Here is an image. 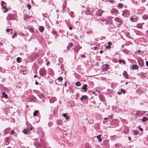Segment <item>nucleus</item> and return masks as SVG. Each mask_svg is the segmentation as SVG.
I'll use <instances>...</instances> for the list:
<instances>
[{
	"label": "nucleus",
	"instance_id": "obj_1",
	"mask_svg": "<svg viewBox=\"0 0 148 148\" xmlns=\"http://www.w3.org/2000/svg\"><path fill=\"white\" fill-rule=\"evenodd\" d=\"M40 75L41 76L44 75L46 73V72L45 69H40L39 71Z\"/></svg>",
	"mask_w": 148,
	"mask_h": 148
},
{
	"label": "nucleus",
	"instance_id": "obj_2",
	"mask_svg": "<svg viewBox=\"0 0 148 148\" xmlns=\"http://www.w3.org/2000/svg\"><path fill=\"white\" fill-rule=\"evenodd\" d=\"M130 19L131 20L132 22H135L137 20V17L136 16L133 15L130 18Z\"/></svg>",
	"mask_w": 148,
	"mask_h": 148
},
{
	"label": "nucleus",
	"instance_id": "obj_3",
	"mask_svg": "<svg viewBox=\"0 0 148 148\" xmlns=\"http://www.w3.org/2000/svg\"><path fill=\"white\" fill-rule=\"evenodd\" d=\"M103 11L101 10H98L97 11L96 14L99 16H100L102 14Z\"/></svg>",
	"mask_w": 148,
	"mask_h": 148
},
{
	"label": "nucleus",
	"instance_id": "obj_4",
	"mask_svg": "<svg viewBox=\"0 0 148 148\" xmlns=\"http://www.w3.org/2000/svg\"><path fill=\"white\" fill-rule=\"evenodd\" d=\"M138 63L141 66H142L144 64V62L143 60L139 58L138 59Z\"/></svg>",
	"mask_w": 148,
	"mask_h": 148
},
{
	"label": "nucleus",
	"instance_id": "obj_5",
	"mask_svg": "<svg viewBox=\"0 0 148 148\" xmlns=\"http://www.w3.org/2000/svg\"><path fill=\"white\" fill-rule=\"evenodd\" d=\"M128 10L126 9L124 10L123 12L122 15L124 16H125L127 14Z\"/></svg>",
	"mask_w": 148,
	"mask_h": 148
},
{
	"label": "nucleus",
	"instance_id": "obj_6",
	"mask_svg": "<svg viewBox=\"0 0 148 148\" xmlns=\"http://www.w3.org/2000/svg\"><path fill=\"white\" fill-rule=\"evenodd\" d=\"M56 100V98L54 97H51L49 99V101L50 103H53Z\"/></svg>",
	"mask_w": 148,
	"mask_h": 148
},
{
	"label": "nucleus",
	"instance_id": "obj_7",
	"mask_svg": "<svg viewBox=\"0 0 148 148\" xmlns=\"http://www.w3.org/2000/svg\"><path fill=\"white\" fill-rule=\"evenodd\" d=\"M2 98L5 97V99H7L8 98L7 95L6 94L5 92H3L2 93Z\"/></svg>",
	"mask_w": 148,
	"mask_h": 148
},
{
	"label": "nucleus",
	"instance_id": "obj_8",
	"mask_svg": "<svg viewBox=\"0 0 148 148\" xmlns=\"http://www.w3.org/2000/svg\"><path fill=\"white\" fill-rule=\"evenodd\" d=\"M115 20L117 22L119 23V25H120L121 24V20L119 18L117 17H116L115 18Z\"/></svg>",
	"mask_w": 148,
	"mask_h": 148
},
{
	"label": "nucleus",
	"instance_id": "obj_9",
	"mask_svg": "<svg viewBox=\"0 0 148 148\" xmlns=\"http://www.w3.org/2000/svg\"><path fill=\"white\" fill-rule=\"evenodd\" d=\"M138 68V66L136 65V64H134L132 65V69H137Z\"/></svg>",
	"mask_w": 148,
	"mask_h": 148
},
{
	"label": "nucleus",
	"instance_id": "obj_10",
	"mask_svg": "<svg viewBox=\"0 0 148 148\" xmlns=\"http://www.w3.org/2000/svg\"><path fill=\"white\" fill-rule=\"evenodd\" d=\"M108 68V66L107 64L104 65H103V70H107Z\"/></svg>",
	"mask_w": 148,
	"mask_h": 148
},
{
	"label": "nucleus",
	"instance_id": "obj_11",
	"mask_svg": "<svg viewBox=\"0 0 148 148\" xmlns=\"http://www.w3.org/2000/svg\"><path fill=\"white\" fill-rule=\"evenodd\" d=\"M79 49V47L77 46H75L74 49V50L76 52H77Z\"/></svg>",
	"mask_w": 148,
	"mask_h": 148
},
{
	"label": "nucleus",
	"instance_id": "obj_12",
	"mask_svg": "<svg viewBox=\"0 0 148 148\" xmlns=\"http://www.w3.org/2000/svg\"><path fill=\"white\" fill-rule=\"evenodd\" d=\"M123 75L126 78H128V75L127 72L126 71H124L123 73Z\"/></svg>",
	"mask_w": 148,
	"mask_h": 148
},
{
	"label": "nucleus",
	"instance_id": "obj_13",
	"mask_svg": "<svg viewBox=\"0 0 148 148\" xmlns=\"http://www.w3.org/2000/svg\"><path fill=\"white\" fill-rule=\"evenodd\" d=\"M97 138L99 139V142H101L102 141V139L101 138V136L100 135H99L96 136Z\"/></svg>",
	"mask_w": 148,
	"mask_h": 148
},
{
	"label": "nucleus",
	"instance_id": "obj_14",
	"mask_svg": "<svg viewBox=\"0 0 148 148\" xmlns=\"http://www.w3.org/2000/svg\"><path fill=\"white\" fill-rule=\"evenodd\" d=\"M63 116L66 117V120H68L69 119V116L67 115V114L66 113H64L63 114Z\"/></svg>",
	"mask_w": 148,
	"mask_h": 148
},
{
	"label": "nucleus",
	"instance_id": "obj_15",
	"mask_svg": "<svg viewBox=\"0 0 148 148\" xmlns=\"http://www.w3.org/2000/svg\"><path fill=\"white\" fill-rule=\"evenodd\" d=\"M111 18L110 17H108L107 18V19L106 20V24H108L109 23V22L110 21Z\"/></svg>",
	"mask_w": 148,
	"mask_h": 148
},
{
	"label": "nucleus",
	"instance_id": "obj_16",
	"mask_svg": "<svg viewBox=\"0 0 148 148\" xmlns=\"http://www.w3.org/2000/svg\"><path fill=\"white\" fill-rule=\"evenodd\" d=\"M35 145L36 147L37 148H40V146L39 143H36L35 144Z\"/></svg>",
	"mask_w": 148,
	"mask_h": 148
},
{
	"label": "nucleus",
	"instance_id": "obj_17",
	"mask_svg": "<svg viewBox=\"0 0 148 148\" xmlns=\"http://www.w3.org/2000/svg\"><path fill=\"white\" fill-rule=\"evenodd\" d=\"M87 98V96L85 95L83 96L80 98V100H82L83 99H85Z\"/></svg>",
	"mask_w": 148,
	"mask_h": 148
},
{
	"label": "nucleus",
	"instance_id": "obj_18",
	"mask_svg": "<svg viewBox=\"0 0 148 148\" xmlns=\"http://www.w3.org/2000/svg\"><path fill=\"white\" fill-rule=\"evenodd\" d=\"M111 12L112 13L116 14L117 13L118 11L116 9H113L112 10Z\"/></svg>",
	"mask_w": 148,
	"mask_h": 148
},
{
	"label": "nucleus",
	"instance_id": "obj_19",
	"mask_svg": "<svg viewBox=\"0 0 148 148\" xmlns=\"http://www.w3.org/2000/svg\"><path fill=\"white\" fill-rule=\"evenodd\" d=\"M39 29L40 32H42L44 30V28L43 27L41 26H40Z\"/></svg>",
	"mask_w": 148,
	"mask_h": 148
},
{
	"label": "nucleus",
	"instance_id": "obj_20",
	"mask_svg": "<svg viewBox=\"0 0 148 148\" xmlns=\"http://www.w3.org/2000/svg\"><path fill=\"white\" fill-rule=\"evenodd\" d=\"M3 9V12H6L8 11V9H6L5 7H3L2 8Z\"/></svg>",
	"mask_w": 148,
	"mask_h": 148
},
{
	"label": "nucleus",
	"instance_id": "obj_21",
	"mask_svg": "<svg viewBox=\"0 0 148 148\" xmlns=\"http://www.w3.org/2000/svg\"><path fill=\"white\" fill-rule=\"evenodd\" d=\"M87 85L86 84H84L82 88V89L84 90H87Z\"/></svg>",
	"mask_w": 148,
	"mask_h": 148
},
{
	"label": "nucleus",
	"instance_id": "obj_22",
	"mask_svg": "<svg viewBox=\"0 0 148 148\" xmlns=\"http://www.w3.org/2000/svg\"><path fill=\"white\" fill-rule=\"evenodd\" d=\"M75 84L76 86H79L81 85V84L79 82H77L75 83Z\"/></svg>",
	"mask_w": 148,
	"mask_h": 148
},
{
	"label": "nucleus",
	"instance_id": "obj_23",
	"mask_svg": "<svg viewBox=\"0 0 148 148\" xmlns=\"http://www.w3.org/2000/svg\"><path fill=\"white\" fill-rule=\"evenodd\" d=\"M38 110H36L34 112L33 115L34 116H37V114H38Z\"/></svg>",
	"mask_w": 148,
	"mask_h": 148
},
{
	"label": "nucleus",
	"instance_id": "obj_24",
	"mask_svg": "<svg viewBox=\"0 0 148 148\" xmlns=\"http://www.w3.org/2000/svg\"><path fill=\"white\" fill-rule=\"evenodd\" d=\"M142 25L141 23L138 24L137 25V27L138 28H141L142 27Z\"/></svg>",
	"mask_w": 148,
	"mask_h": 148
},
{
	"label": "nucleus",
	"instance_id": "obj_25",
	"mask_svg": "<svg viewBox=\"0 0 148 148\" xmlns=\"http://www.w3.org/2000/svg\"><path fill=\"white\" fill-rule=\"evenodd\" d=\"M148 120V119L145 117H144L142 119V120L143 121H146Z\"/></svg>",
	"mask_w": 148,
	"mask_h": 148
},
{
	"label": "nucleus",
	"instance_id": "obj_26",
	"mask_svg": "<svg viewBox=\"0 0 148 148\" xmlns=\"http://www.w3.org/2000/svg\"><path fill=\"white\" fill-rule=\"evenodd\" d=\"M123 5L121 3H119L118 5V7L120 8H122L123 7Z\"/></svg>",
	"mask_w": 148,
	"mask_h": 148
},
{
	"label": "nucleus",
	"instance_id": "obj_27",
	"mask_svg": "<svg viewBox=\"0 0 148 148\" xmlns=\"http://www.w3.org/2000/svg\"><path fill=\"white\" fill-rule=\"evenodd\" d=\"M119 62L120 63H121V62H122L123 64H125V62L123 60H119Z\"/></svg>",
	"mask_w": 148,
	"mask_h": 148
},
{
	"label": "nucleus",
	"instance_id": "obj_28",
	"mask_svg": "<svg viewBox=\"0 0 148 148\" xmlns=\"http://www.w3.org/2000/svg\"><path fill=\"white\" fill-rule=\"evenodd\" d=\"M138 132H139L137 130H134L133 131L134 134L136 135H137L138 134Z\"/></svg>",
	"mask_w": 148,
	"mask_h": 148
},
{
	"label": "nucleus",
	"instance_id": "obj_29",
	"mask_svg": "<svg viewBox=\"0 0 148 148\" xmlns=\"http://www.w3.org/2000/svg\"><path fill=\"white\" fill-rule=\"evenodd\" d=\"M17 36V34L16 32H14V34L12 36V38H14L16 36Z\"/></svg>",
	"mask_w": 148,
	"mask_h": 148
},
{
	"label": "nucleus",
	"instance_id": "obj_30",
	"mask_svg": "<svg viewBox=\"0 0 148 148\" xmlns=\"http://www.w3.org/2000/svg\"><path fill=\"white\" fill-rule=\"evenodd\" d=\"M143 18L144 20H147V15H145L143 16Z\"/></svg>",
	"mask_w": 148,
	"mask_h": 148
},
{
	"label": "nucleus",
	"instance_id": "obj_31",
	"mask_svg": "<svg viewBox=\"0 0 148 148\" xmlns=\"http://www.w3.org/2000/svg\"><path fill=\"white\" fill-rule=\"evenodd\" d=\"M21 58L20 57H18L17 58L16 61L18 62H21L20 60Z\"/></svg>",
	"mask_w": 148,
	"mask_h": 148
},
{
	"label": "nucleus",
	"instance_id": "obj_32",
	"mask_svg": "<svg viewBox=\"0 0 148 148\" xmlns=\"http://www.w3.org/2000/svg\"><path fill=\"white\" fill-rule=\"evenodd\" d=\"M121 92H122V93H123V94H124L125 92V90L123 89H121Z\"/></svg>",
	"mask_w": 148,
	"mask_h": 148
},
{
	"label": "nucleus",
	"instance_id": "obj_33",
	"mask_svg": "<svg viewBox=\"0 0 148 148\" xmlns=\"http://www.w3.org/2000/svg\"><path fill=\"white\" fill-rule=\"evenodd\" d=\"M62 79H63L61 77H58V78L57 79L58 80L60 81H62Z\"/></svg>",
	"mask_w": 148,
	"mask_h": 148
},
{
	"label": "nucleus",
	"instance_id": "obj_34",
	"mask_svg": "<svg viewBox=\"0 0 148 148\" xmlns=\"http://www.w3.org/2000/svg\"><path fill=\"white\" fill-rule=\"evenodd\" d=\"M23 133L25 134H27V130L26 129H25L23 131Z\"/></svg>",
	"mask_w": 148,
	"mask_h": 148
},
{
	"label": "nucleus",
	"instance_id": "obj_35",
	"mask_svg": "<svg viewBox=\"0 0 148 148\" xmlns=\"http://www.w3.org/2000/svg\"><path fill=\"white\" fill-rule=\"evenodd\" d=\"M29 30L31 32H33V29L32 27H30L29 28Z\"/></svg>",
	"mask_w": 148,
	"mask_h": 148
},
{
	"label": "nucleus",
	"instance_id": "obj_36",
	"mask_svg": "<svg viewBox=\"0 0 148 148\" xmlns=\"http://www.w3.org/2000/svg\"><path fill=\"white\" fill-rule=\"evenodd\" d=\"M27 7L29 9L31 7V5H30L27 4Z\"/></svg>",
	"mask_w": 148,
	"mask_h": 148
},
{
	"label": "nucleus",
	"instance_id": "obj_37",
	"mask_svg": "<svg viewBox=\"0 0 148 148\" xmlns=\"http://www.w3.org/2000/svg\"><path fill=\"white\" fill-rule=\"evenodd\" d=\"M111 47V46L108 45V46H106V49H108L110 48Z\"/></svg>",
	"mask_w": 148,
	"mask_h": 148
},
{
	"label": "nucleus",
	"instance_id": "obj_38",
	"mask_svg": "<svg viewBox=\"0 0 148 148\" xmlns=\"http://www.w3.org/2000/svg\"><path fill=\"white\" fill-rule=\"evenodd\" d=\"M108 44L109 45H112V43L111 42H108Z\"/></svg>",
	"mask_w": 148,
	"mask_h": 148
},
{
	"label": "nucleus",
	"instance_id": "obj_39",
	"mask_svg": "<svg viewBox=\"0 0 148 148\" xmlns=\"http://www.w3.org/2000/svg\"><path fill=\"white\" fill-rule=\"evenodd\" d=\"M14 131L13 130H12V132H11L10 133V134L11 135L12 134H14Z\"/></svg>",
	"mask_w": 148,
	"mask_h": 148
},
{
	"label": "nucleus",
	"instance_id": "obj_40",
	"mask_svg": "<svg viewBox=\"0 0 148 148\" xmlns=\"http://www.w3.org/2000/svg\"><path fill=\"white\" fill-rule=\"evenodd\" d=\"M139 130L141 131H143V129L142 128H140V127H139Z\"/></svg>",
	"mask_w": 148,
	"mask_h": 148
},
{
	"label": "nucleus",
	"instance_id": "obj_41",
	"mask_svg": "<svg viewBox=\"0 0 148 148\" xmlns=\"http://www.w3.org/2000/svg\"><path fill=\"white\" fill-rule=\"evenodd\" d=\"M10 31V29H6V31L7 32H9Z\"/></svg>",
	"mask_w": 148,
	"mask_h": 148
},
{
	"label": "nucleus",
	"instance_id": "obj_42",
	"mask_svg": "<svg viewBox=\"0 0 148 148\" xmlns=\"http://www.w3.org/2000/svg\"><path fill=\"white\" fill-rule=\"evenodd\" d=\"M35 84L36 85H38V83L37 82V80H36V82H35Z\"/></svg>",
	"mask_w": 148,
	"mask_h": 148
},
{
	"label": "nucleus",
	"instance_id": "obj_43",
	"mask_svg": "<svg viewBox=\"0 0 148 148\" xmlns=\"http://www.w3.org/2000/svg\"><path fill=\"white\" fill-rule=\"evenodd\" d=\"M122 93V92H118V94L119 95H120Z\"/></svg>",
	"mask_w": 148,
	"mask_h": 148
},
{
	"label": "nucleus",
	"instance_id": "obj_44",
	"mask_svg": "<svg viewBox=\"0 0 148 148\" xmlns=\"http://www.w3.org/2000/svg\"><path fill=\"white\" fill-rule=\"evenodd\" d=\"M146 64L147 66H148V61H146Z\"/></svg>",
	"mask_w": 148,
	"mask_h": 148
},
{
	"label": "nucleus",
	"instance_id": "obj_45",
	"mask_svg": "<svg viewBox=\"0 0 148 148\" xmlns=\"http://www.w3.org/2000/svg\"><path fill=\"white\" fill-rule=\"evenodd\" d=\"M100 53L101 54H102L103 53V51H102L101 50L100 51Z\"/></svg>",
	"mask_w": 148,
	"mask_h": 148
},
{
	"label": "nucleus",
	"instance_id": "obj_46",
	"mask_svg": "<svg viewBox=\"0 0 148 148\" xmlns=\"http://www.w3.org/2000/svg\"><path fill=\"white\" fill-rule=\"evenodd\" d=\"M112 116H113L112 115H110V116L109 117V118H111V119H112Z\"/></svg>",
	"mask_w": 148,
	"mask_h": 148
},
{
	"label": "nucleus",
	"instance_id": "obj_47",
	"mask_svg": "<svg viewBox=\"0 0 148 148\" xmlns=\"http://www.w3.org/2000/svg\"><path fill=\"white\" fill-rule=\"evenodd\" d=\"M131 137H128V139L130 140H131Z\"/></svg>",
	"mask_w": 148,
	"mask_h": 148
},
{
	"label": "nucleus",
	"instance_id": "obj_48",
	"mask_svg": "<svg viewBox=\"0 0 148 148\" xmlns=\"http://www.w3.org/2000/svg\"><path fill=\"white\" fill-rule=\"evenodd\" d=\"M69 29L70 30H71L72 29V27H69Z\"/></svg>",
	"mask_w": 148,
	"mask_h": 148
},
{
	"label": "nucleus",
	"instance_id": "obj_49",
	"mask_svg": "<svg viewBox=\"0 0 148 148\" xmlns=\"http://www.w3.org/2000/svg\"><path fill=\"white\" fill-rule=\"evenodd\" d=\"M37 77V75H35L34 76V78H36V77Z\"/></svg>",
	"mask_w": 148,
	"mask_h": 148
},
{
	"label": "nucleus",
	"instance_id": "obj_50",
	"mask_svg": "<svg viewBox=\"0 0 148 148\" xmlns=\"http://www.w3.org/2000/svg\"><path fill=\"white\" fill-rule=\"evenodd\" d=\"M26 130H27V133L28 132H29V129H27Z\"/></svg>",
	"mask_w": 148,
	"mask_h": 148
},
{
	"label": "nucleus",
	"instance_id": "obj_51",
	"mask_svg": "<svg viewBox=\"0 0 148 148\" xmlns=\"http://www.w3.org/2000/svg\"><path fill=\"white\" fill-rule=\"evenodd\" d=\"M42 1L43 2H45V0H42Z\"/></svg>",
	"mask_w": 148,
	"mask_h": 148
},
{
	"label": "nucleus",
	"instance_id": "obj_52",
	"mask_svg": "<svg viewBox=\"0 0 148 148\" xmlns=\"http://www.w3.org/2000/svg\"><path fill=\"white\" fill-rule=\"evenodd\" d=\"M108 118H104V119L105 120H106V119H108Z\"/></svg>",
	"mask_w": 148,
	"mask_h": 148
},
{
	"label": "nucleus",
	"instance_id": "obj_53",
	"mask_svg": "<svg viewBox=\"0 0 148 148\" xmlns=\"http://www.w3.org/2000/svg\"><path fill=\"white\" fill-rule=\"evenodd\" d=\"M30 129L31 130H32V127H30Z\"/></svg>",
	"mask_w": 148,
	"mask_h": 148
},
{
	"label": "nucleus",
	"instance_id": "obj_54",
	"mask_svg": "<svg viewBox=\"0 0 148 148\" xmlns=\"http://www.w3.org/2000/svg\"><path fill=\"white\" fill-rule=\"evenodd\" d=\"M94 48H95V49H96L97 48V47H94Z\"/></svg>",
	"mask_w": 148,
	"mask_h": 148
},
{
	"label": "nucleus",
	"instance_id": "obj_55",
	"mask_svg": "<svg viewBox=\"0 0 148 148\" xmlns=\"http://www.w3.org/2000/svg\"><path fill=\"white\" fill-rule=\"evenodd\" d=\"M73 44H71V46H72Z\"/></svg>",
	"mask_w": 148,
	"mask_h": 148
},
{
	"label": "nucleus",
	"instance_id": "obj_56",
	"mask_svg": "<svg viewBox=\"0 0 148 148\" xmlns=\"http://www.w3.org/2000/svg\"><path fill=\"white\" fill-rule=\"evenodd\" d=\"M65 86H66V83L65 84Z\"/></svg>",
	"mask_w": 148,
	"mask_h": 148
},
{
	"label": "nucleus",
	"instance_id": "obj_57",
	"mask_svg": "<svg viewBox=\"0 0 148 148\" xmlns=\"http://www.w3.org/2000/svg\"><path fill=\"white\" fill-rule=\"evenodd\" d=\"M48 64H49V63H47V65Z\"/></svg>",
	"mask_w": 148,
	"mask_h": 148
},
{
	"label": "nucleus",
	"instance_id": "obj_58",
	"mask_svg": "<svg viewBox=\"0 0 148 148\" xmlns=\"http://www.w3.org/2000/svg\"><path fill=\"white\" fill-rule=\"evenodd\" d=\"M10 30H12V29H10Z\"/></svg>",
	"mask_w": 148,
	"mask_h": 148
},
{
	"label": "nucleus",
	"instance_id": "obj_59",
	"mask_svg": "<svg viewBox=\"0 0 148 148\" xmlns=\"http://www.w3.org/2000/svg\"><path fill=\"white\" fill-rule=\"evenodd\" d=\"M102 21H104V20H102Z\"/></svg>",
	"mask_w": 148,
	"mask_h": 148
}]
</instances>
